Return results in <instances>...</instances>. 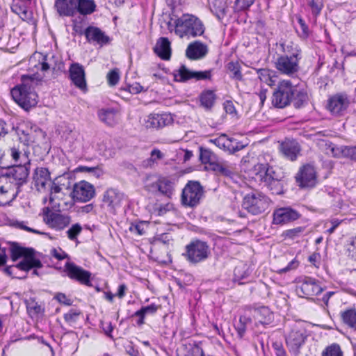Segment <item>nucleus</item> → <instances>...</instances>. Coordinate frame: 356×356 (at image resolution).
Instances as JSON below:
<instances>
[{"label": "nucleus", "instance_id": "obj_7", "mask_svg": "<svg viewBox=\"0 0 356 356\" xmlns=\"http://www.w3.org/2000/svg\"><path fill=\"white\" fill-rule=\"evenodd\" d=\"M210 254V248L206 241L194 239L186 245L183 256L189 263L197 264L207 259Z\"/></svg>", "mask_w": 356, "mask_h": 356}, {"label": "nucleus", "instance_id": "obj_30", "mask_svg": "<svg viewBox=\"0 0 356 356\" xmlns=\"http://www.w3.org/2000/svg\"><path fill=\"white\" fill-rule=\"evenodd\" d=\"M254 318L256 324L267 325L273 322L274 314L268 307H262L254 311Z\"/></svg>", "mask_w": 356, "mask_h": 356}, {"label": "nucleus", "instance_id": "obj_63", "mask_svg": "<svg viewBox=\"0 0 356 356\" xmlns=\"http://www.w3.org/2000/svg\"><path fill=\"white\" fill-rule=\"evenodd\" d=\"M184 356H204L202 347L197 344H195L191 347L188 354Z\"/></svg>", "mask_w": 356, "mask_h": 356}, {"label": "nucleus", "instance_id": "obj_19", "mask_svg": "<svg viewBox=\"0 0 356 356\" xmlns=\"http://www.w3.org/2000/svg\"><path fill=\"white\" fill-rule=\"evenodd\" d=\"M69 75L72 82L76 88L83 91L87 90L85 70L81 64L72 63L69 68Z\"/></svg>", "mask_w": 356, "mask_h": 356}, {"label": "nucleus", "instance_id": "obj_23", "mask_svg": "<svg viewBox=\"0 0 356 356\" xmlns=\"http://www.w3.org/2000/svg\"><path fill=\"white\" fill-rule=\"evenodd\" d=\"M298 291L302 293L304 297L308 298L321 293L323 291V288L316 279L305 277Z\"/></svg>", "mask_w": 356, "mask_h": 356}, {"label": "nucleus", "instance_id": "obj_39", "mask_svg": "<svg viewBox=\"0 0 356 356\" xmlns=\"http://www.w3.org/2000/svg\"><path fill=\"white\" fill-rule=\"evenodd\" d=\"M17 195L9 192L7 189L0 185V206L4 207L10 204L17 197Z\"/></svg>", "mask_w": 356, "mask_h": 356}, {"label": "nucleus", "instance_id": "obj_24", "mask_svg": "<svg viewBox=\"0 0 356 356\" xmlns=\"http://www.w3.org/2000/svg\"><path fill=\"white\" fill-rule=\"evenodd\" d=\"M33 184L39 192L44 191L50 181V172L46 168H37L33 175Z\"/></svg>", "mask_w": 356, "mask_h": 356}, {"label": "nucleus", "instance_id": "obj_50", "mask_svg": "<svg viewBox=\"0 0 356 356\" xmlns=\"http://www.w3.org/2000/svg\"><path fill=\"white\" fill-rule=\"evenodd\" d=\"M341 156L356 161V146L342 147L341 149Z\"/></svg>", "mask_w": 356, "mask_h": 356}, {"label": "nucleus", "instance_id": "obj_54", "mask_svg": "<svg viewBox=\"0 0 356 356\" xmlns=\"http://www.w3.org/2000/svg\"><path fill=\"white\" fill-rule=\"evenodd\" d=\"M254 1L255 0H236L235 9L237 11L247 10L254 3Z\"/></svg>", "mask_w": 356, "mask_h": 356}, {"label": "nucleus", "instance_id": "obj_32", "mask_svg": "<svg viewBox=\"0 0 356 356\" xmlns=\"http://www.w3.org/2000/svg\"><path fill=\"white\" fill-rule=\"evenodd\" d=\"M76 13L87 15L92 14L96 8V5L92 0H76Z\"/></svg>", "mask_w": 356, "mask_h": 356}, {"label": "nucleus", "instance_id": "obj_16", "mask_svg": "<svg viewBox=\"0 0 356 356\" xmlns=\"http://www.w3.org/2000/svg\"><path fill=\"white\" fill-rule=\"evenodd\" d=\"M173 74L175 80L180 82H184L191 79H195L197 81L210 80L211 78V70L191 71L182 65L179 70L174 72Z\"/></svg>", "mask_w": 356, "mask_h": 356}, {"label": "nucleus", "instance_id": "obj_49", "mask_svg": "<svg viewBox=\"0 0 356 356\" xmlns=\"http://www.w3.org/2000/svg\"><path fill=\"white\" fill-rule=\"evenodd\" d=\"M28 312L33 314H39L44 312V309L35 300H29L26 303Z\"/></svg>", "mask_w": 356, "mask_h": 356}, {"label": "nucleus", "instance_id": "obj_10", "mask_svg": "<svg viewBox=\"0 0 356 356\" xmlns=\"http://www.w3.org/2000/svg\"><path fill=\"white\" fill-rule=\"evenodd\" d=\"M293 92V85L290 81L280 82L273 93L272 104L278 108H285L292 102Z\"/></svg>", "mask_w": 356, "mask_h": 356}, {"label": "nucleus", "instance_id": "obj_53", "mask_svg": "<svg viewBox=\"0 0 356 356\" xmlns=\"http://www.w3.org/2000/svg\"><path fill=\"white\" fill-rule=\"evenodd\" d=\"M309 6L312 9V14L318 15L323 8V3L322 0H310Z\"/></svg>", "mask_w": 356, "mask_h": 356}, {"label": "nucleus", "instance_id": "obj_29", "mask_svg": "<svg viewBox=\"0 0 356 356\" xmlns=\"http://www.w3.org/2000/svg\"><path fill=\"white\" fill-rule=\"evenodd\" d=\"M154 51L162 60H168L171 56L170 40L167 38H160L154 47Z\"/></svg>", "mask_w": 356, "mask_h": 356}, {"label": "nucleus", "instance_id": "obj_11", "mask_svg": "<svg viewBox=\"0 0 356 356\" xmlns=\"http://www.w3.org/2000/svg\"><path fill=\"white\" fill-rule=\"evenodd\" d=\"M43 221L49 227L60 231L67 227L71 222V217L68 215L54 212L49 207H44L42 210Z\"/></svg>", "mask_w": 356, "mask_h": 356}, {"label": "nucleus", "instance_id": "obj_12", "mask_svg": "<svg viewBox=\"0 0 356 356\" xmlns=\"http://www.w3.org/2000/svg\"><path fill=\"white\" fill-rule=\"evenodd\" d=\"M175 179L170 177L159 176L153 182L146 185V189L152 193H157L171 197L175 191Z\"/></svg>", "mask_w": 356, "mask_h": 356}, {"label": "nucleus", "instance_id": "obj_1", "mask_svg": "<svg viewBox=\"0 0 356 356\" xmlns=\"http://www.w3.org/2000/svg\"><path fill=\"white\" fill-rule=\"evenodd\" d=\"M10 255L13 261L23 257L17 264L4 268L5 273L13 277L26 278L27 273L31 269L42 267L41 261L34 256V250L32 248H24L19 246L17 243H13L10 246Z\"/></svg>", "mask_w": 356, "mask_h": 356}, {"label": "nucleus", "instance_id": "obj_62", "mask_svg": "<svg viewBox=\"0 0 356 356\" xmlns=\"http://www.w3.org/2000/svg\"><path fill=\"white\" fill-rule=\"evenodd\" d=\"M297 19L301 29V33H300V36L302 38H307L309 35V28L307 25L305 24V21L300 16H298Z\"/></svg>", "mask_w": 356, "mask_h": 356}, {"label": "nucleus", "instance_id": "obj_2", "mask_svg": "<svg viewBox=\"0 0 356 356\" xmlns=\"http://www.w3.org/2000/svg\"><path fill=\"white\" fill-rule=\"evenodd\" d=\"M252 172L255 179L272 194L280 195L284 193L286 180L284 172L281 169L267 163H258L253 166Z\"/></svg>", "mask_w": 356, "mask_h": 356}, {"label": "nucleus", "instance_id": "obj_45", "mask_svg": "<svg viewBox=\"0 0 356 356\" xmlns=\"http://www.w3.org/2000/svg\"><path fill=\"white\" fill-rule=\"evenodd\" d=\"M216 158L215 154L209 149L200 147V159L203 163L212 164Z\"/></svg>", "mask_w": 356, "mask_h": 356}, {"label": "nucleus", "instance_id": "obj_31", "mask_svg": "<svg viewBox=\"0 0 356 356\" xmlns=\"http://www.w3.org/2000/svg\"><path fill=\"white\" fill-rule=\"evenodd\" d=\"M199 99L200 106L206 111H210L215 104L217 96L213 90H204L200 93Z\"/></svg>", "mask_w": 356, "mask_h": 356}, {"label": "nucleus", "instance_id": "obj_56", "mask_svg": "<svg viewBox=\"0 0 356 356\" xmlns=\"http://www.w3.org/2000/svg\"><path fill=\"white\" fill-rule=\"evenodd\" d=\"M107 79L110 86H115L120 79L119 70L114 69L110 71L107 74Z\"/></svg>", "mask_w": 356, "mask_h": 356}, {"label": "nucleus", "instance_id": "obj_58", "mask_svg": "<svg viewBox=\"0 0 356 356\" xmlns=\"http://www.w3.org/2000/svg\"><path fill=\"white\" fill-rule=\"evenodd\" d=\"M299 264L300 261L296 258H294L288 264V265L286 267L280 269L278 270V273L280 274H282L295 270L299 266Z\"/></svg>", "mask_w": 356, "mask_h": 356}, {"label": "nucleus", "instance_id": "obj_57", "mask_svg": "<svg viewBox=\"0 0 356 356\" xmlns=\"http://www.w3.org/2000/svg\"><path fill=\"white\" fill-rule=\"evenodd\" d=\"M172 208V205L171 204H156L154 207V211L157 213L158 216H163L168 211H169Z\"/></svg>", "mask_w": 356, "mask_h": 356}, {"label": "nucleus", "instance_id": "obj_3", "mask_svg": "<svg viewBox=\"0 0 356 356\" xmlns=\"http://www.w3.org/2000/svg\"><path fill=\"white\" fill-rule=\"evenodd\" d=\"M281 47L285 54L277 58L276 68L282 74L287 75L296 73L299 70L298 63L301 59V49L293 42L282 43Z\"/></svg>", "mask_w": 356, "mask_h": 356}, {"label": "nucleus", "instance_id": "obj_64", "mask_svg": "<svg viewBox=\"0 0 356 356\" xmlns=\"http://www.w3.org/2000/svg\"><path fill=\"white\" fill-rule=\"evenodd\" d=\"M272 347L275 351V354L277 356H286V351L284 349L283 345L281 342H273L272 344Z\"/></svg>", "mask_w": 356, "mask_h": 356}, {"label": "nucleus", "instance_id": "obj_36", "mask_svg": "<svg viewBox=\"0 0 356 356\" xmlns=\"http://www.w3.org/2000/svg\"><path fill=\"white\" fill-rule=\"evenodd\" d=\"M0 185L3 186L9 192L14 193L17 195L21 192V188L17 187L14 181H12L10 177L2 169L0 172Z\"/></svg>", "mask_w": 356, "mask_h": 356}, {"label": "nucleus", "instance_id": "obj_61", "mask_svg": "<svg viewBox=\"0 0 356 356\" xmlns=\"http://www.w3.org/2000/svg\"><path fill=\"white\" fill-rule=\"evenodd\" d=\"M347 251L348 257L356 261V237L348 245Z\"/></svg>", "mask_w": 356, "mask_h": 356}, {"label": "nucleus", "instance_id": "obj_55", "mask_svg": "<svg viewBox=\"0 0 356 356\" xmlns=\"http://www.w3.org/2000/svg\"><path fill=\"white\" fill-rule=\"evenodd\" d=\"M10 35L5 33L3 30L0 31V48L8 49L10 47Z\"/></svg>", "mask_w": 356, "mask_h": 356}, {"label": "nucleus", "instance_id": "obj_5", "mask_svg": "<svg viewBox=\"0 0 356 356\" xmlns=\"http://www.w3.org/2000/svg\"><path fill=\"white\" fill-rule=\"evenodd\" d=\"M22 83L14 87L11 91V95L14 101L25 111H29L38 104V95L34 91L31 85L26 81H31L28 77L23 76Z\"/></svg>", "mask_w": 356, "mask_h": 356}, {"label": "nucleus", "instance_id": "obj_35", "mask_svg": "<svg viewBox=\"0 0 356 356\" xmlns=\"http://www.w3.org/2000/svg\"><path fill=\"white\" fill-rule=\"evenodd\" d=\"M115 114L116 111L113 108H102L97 113L99 120L109 126L115 123Z\"/></svg>", "mask_w": 356, "mask_h": 356}, {"label": "nucleus", "instance_id": "obj_44", "mask_svg": "<svg viewBox=\"0 0 356 356\" xmlns=\"http://www.w3.org/2000/svg\"><path fill=\"white\" fill-rule=\"evenodd\" d=\"M321 356H343L340 346L332 343L327 346L322 352Z\"/></svg>", "mask_w": 356, "mask_h": 356}, {"label": "nucleus", "instance_id": "obj_46", "mask_svg": "<svg viewBox=\"0 0 356 356\" xmlns=\"http://www.w3.org/2000/svg\"><path fill=\"white\" fill-rule=\"evenodd\" d=\"M57 184L61 186L63 190H69L71 188L72 184V179L69 173H65L56 178Z\"/></svg>", "mask_w": 356, "mask_h": 356}, {"label": "nucleus", "instance_id": "obj_22", "mask_svg": "<svg viewBox=\"0 0 356 356\" xmlns=\"http://www.w3.org/2000/svg\"><path fill=\"white\" fill-rule=\"evenodd\" d=\"M124 194L115 188L108 189L104 194L103 202L107 206L109 212L114 213L116 208L121 205Z\"/></svg>", "mask_w": 356, "mask_h": 356}, {"label": "nucleus", "instance_id": "obj_37", "mask_svg": "<svg viewBox=\"0 0 356 356\" xmlns=\"http://www.w3.org/2000/svg\"><path fill=\"white\" fill-rule=\"evenodd\" d=\"M251 270L245 264L238 266L234 270V280L238 282L239 284H243L245 282H243V280H246L250 275Z\"/></svg>", "mask_w": 356, "mask_h": 356}, {"label": "nucleus", "instance_id": "obj_13", "mask_svg": "<svg viewBox=\"0 0 356 356\" xmlns=\"http://www.w3.org/2000/svg\"><path fill=\"white\" fill-rule=\"evenodd\" d=\"M306 339L305 330L297 325H294L290 332L285 337V341L289 351L298 355Z\"/></svg>", "mask_w": 356, "mask_h": 356}, {"label": "nucleus", "instance_id": "obj_48", "mask_svg": "<svg viewBox=\"0 0 356 356\" xmlns=\"http://www.w3.org/2000/svg\"><path fill=\"white\" fill-rule=\"evenodd\" d=\"M147 227L146 222L140 221L136 223H131L129 227L131 232L142 236L145 233V227Z\"/></svg>", "mask_w": 356, "mask_h": 356}, {"label": "nucleus", "instance_id": "obj_33", "mask_svg": "<svg viewBox=\"0 0 356 356\" xmlns=\"http://www.w3.org/2000/svg\"><path fill=\"white\" fill-rule=\"evenodd\" d=\"M343 323L348 327L356 331V309L354 308L348 309L340 313Z\"/></svg>", "mask_w": 356, "mask_h": 356}, {"label": "nucleus", "instance_id": "obj_28", "mask_svg": "<svg viewBox=\"0 0 356 356\" xmlns=\"http://www.w3.org/2000/svg\"><path fill=\"white\" fill-rule=\"evenodd\" d=\"M54 6L60 16H74L76 14V0H56Z\"/></svg>", "mask_w": 356, "mask_h": 356}, {"label": "nucleus", "instance_id": "obj_41", "mask_svg": "<svg viewBox=\"0 0 356 356\" xmlns=\"http://www.w3.org/2000/svg\"><path fill=\"white\" fill-rule=\"evenodd\" d=\"M256 71L261 81L266 83L268 86H272L274 84V76L272 74L273 72L266 68L256 69Z\"/></svg>", "mask_w": 356, "mask_h": 356}, {"label": "nucleus", "instance_id": "obj_34", "mask_svg": "<svg viewBox=\"0 0 356 356\" xmlns=\"http://www.w3.org/2000/svg\"><path fill=\"white\" fill-rule=\"evenodd\" d=\"M293 97L292 102L293 106L296 108H300L304 106L308 101L307 93L304 90H298L293 86Z\"/></svg>", "mask_w": 356, "mask_h": 356}, {"label": "nucleus", "instance_id": "obj_25", "mask_svg": "<svg viewBox=\"0 0 356 356\" xmlns=\"http://www.w3.org/2000/svg\"><path fill=\"white\" fill-rule=\"evenodd\" d=\"M84 35L89 42H96L101 46L109 42L110 38L105 35L100 29L95 26H88L84 31Z\"/></svg>", "mask_w": 356, "mask_h": 356}, {"label": "nucleus", "instance_id": "obj_43", "mask_svg": "<svg viewBox=\"0 0 356 356\" xmlns=\"http://www.w3.org/2000/svg\"><path fill=\"white\" fill-rule=\"evenodd\" d=\"M213 169L218 175L227 177L232 178L234 175L233 168L225 163H216L213 165Z\"/></svg>", "mask_w": 356, "mask_h": 356}, {"label": "nucleus", "instance_id": "obj_20", "mask_svg": "<svg viewBox=\"0 0 356 356\" xmlns=\"http://www.w3.org/2000/svg\"><path fill=\"white\" fill-rule=\"evenodd\" d=\"M300 217V214L291 207H281L275 210L273 213V223L281 225L288 223Z\"/></svg>", "mask_w": 356, "mask_h": 356}, {"label": "nucleus", "instance_id": "obj_47", "mask_svg": "<svg viewBox=\"0 0 356 356\" xmlns=\"http://www.w3.org/2000/svg\"><path fill=\"white\" fill-rule=\"evenodd\" d=\"M250 323V318L247 317L245 316H240L238 323L237 324V326L236 327L238 335L240 338H242L244 336L246 332L247 324Z\"/></svg>", "mask_w": 356, "mask_h": 356}, {"label": "nucleus", "instance_id": "obj_9", "mask_svg": "<svg viewBox=\"0 0 356 356\" xmlns=\"http://www.w3.org/2000/svg\"><path fill=\"white\" fill-rule=\"evenodd\" d=\"M270 202L265 195L252 192L243 197L242 207L252 215H258L268 209Z\"/></svg>", "mask_w": 356, "mask_h": 356}, {"label": "nucleus", "instance_id": "obj_51", "mask_svg": "<svg viewBox=\"0 0 356 356\" xmlns=\"http://www.w3.org/2000/svg\"><path fill=\"white\" fill-rule=\"evenodd\" d=\"M82 231V227L80 224L76 223L67 231V237L71 241H74L77 238V236L80 234Z\"/></svg>", "mask_w": 356, "mask_h": 356}, {"label": "nucleus", "instance_id": "obj_6", "mask_svg": "<svg viewBox=\"0 0 356 356\" xmlns=\"http://www.w3.org/2000/svg\"><path fill=\"white\" fill-rule=\"evenodd\" d=\"M22 159L23 160L20 161V163L17 165L1 168L10 177L12 181H14L20 188L27 183L30 172L31 161L29 159V152H24Z\"/></svg>", "mask_w": 356, "mask_h": 356}, {"label": "nucleus", "instance_id": "obj_21", "mask_svg": "<svg viewBox=\"0 0 356 356\" xmlns=\"http://www.w3.org/2000/svg\"><path fill=\"white\" fill-rule=\"evenodd\" d=\"M173 122L174 118L170 113H152L148 115L145 126L147 128L161 129L171 125Z\"/></svg>", "mask_w": 356, "mask_h": 356}, {"label": "nucleus", "instance_id": "obj_15", "mask_svg": "<svg viewBox=\"0 0 356 356\" xmlns=\"http://www.w3.org/2000/svg\"><path fill=\"white\" fill-rule=\"evenodd\" d=\"M295 178L298 186L302 188H312L317 183L316 171L310 164H306L300 168Z\"/></svg>", "mask_w": 356, "mask_h": 356}, {"label": "nucleus", "instance_id": "obj_4", "mask_svg": "<svg viewBox=\"0 0 356 356\" xmlns=\"http://www.w3.org/2000/svg\"><path fill=\"white\" fill-rule=\"evenodd\" d=\"M175 32L181 38L184 37L195 38L200 36L204 33L205 28L202 22L193 15L184 14L175 20Z\"/></svg>", "mask_w": 356, "mask_h": 356}, {"label": "nucleus", "instance_id": "obj_17", "mask_svg": "<svg viewBox=\"0 0 356 356\" xmlns=\"http://www.w3.org/2000/svg\"><path fill=\"white\" fill-rule=\"evenodd\" d=\"M350 104L348 96L345 92L337 93L331 96L327 104V108L335 115H342Z\"/></svg>", "mask_w": 356, "mask_h": 356}, {"label": "nucleus", "instance_id": "obj_14", "mask_svg": "<svg viewBox=\"0 0 356 356\" xmlns=\"http://www.w3.org/2000/svg\"><path fill=\"white\" fill-rule=\"evenodd\" d=\"M95 195V189L93 185L86 181H81L73 184L70 193L72 199L75 202H86Z\"/></svg>", "mask_w": 356, "mask_h": 356}, {"label": "nucleus", "instance_id": "obj_8", "mask_svg": "<svg viewBox=\"0 0 356 356\" xmlns=\"http://www.w3.org/2000/svg\"><path fill=\"white\" fill-rule=\"evenodd\" d=\"M204 188L198 181H188L182 189L181 204L190 208L197 207L204 196Z\"/></svg>", "mask_w": 356, "mask_h": 356}, {"label": "nucleus", "instance_id": "obj_18", "mask_svg": "<svg viewBox=\"0 0 356 356\" xmlns=\"http://www.w3.org/2000/svg\"><path fill=\"white\" fill-rule=\"evenodd\" d=\"M65 268V272L70 279L76 280L81 284L92 286L90 281L91 273L89 271L84 270L72 262H67Z\"/></svg>", "mask_w": 356, "mask_h": 356}, {"label": "nucleus", "instance_id": "obj_59", "mask_svg": "<svg viewBox=\"0 0 356 356\" xmlns=\"http://www.w3.org/2000/svg\"><path fill=\"white\" fill-rule=\"evenodd\" d=\"M12 10L17 14L22 19L28 17V10L25 6L15 4L12 7Z\"/></svg>", "mask_w": 356, "mask_h": 356}, {"label": "nucleus", "instance_id": "obj_52", "mask_svg": "<svg viewBox=\"0 0 356 356\" xmlns=\"http://www.w3.org/2000/svg\"><path fill=\"white\" fill-rule=\"evenodd\" d=\"M81 314V312L75 309H70L69 312L64 314L65 321L70 325L76 322L79 316Z\"/></svg>", "mask_w": 356, "mask_h": 356}, {"label": "nucleus", "instance_id": "obj_38", "mask_svg": "<svg viewBox=\"0 0 356 356\" xmlns=\"http://www.w3.org/2000/svg\"><path fill=\"white\" fill-rule=\"evenodd\" d=\"M247 146V144H243L234 138L227 137L224 150L230 154H234L243 149Z\"/></svg>", "mask_w": 356, "mask_h": 356}, {"label": "nucleus", "instance_id": "obj_60", "mask_svg": "<svg viewBox=\"0 0 356 356\" xmlns=\"http://www.w3.org/2000/svg\"><path fill=\"white\" fill-rule=\"evenodd\" d=\"M79 170L80 172L91 173L97 177H99L102 173L98 167L79 166Z\"/></svg>", "mask_w": 356, "mask_h": 356}, {"label": "nucleus", "instance_id": "obj_42", "mask_svg": "<svg viewBox=\"0 0 356 356\" xmlns=\"http://www.w3.org/2000/svg\"><path fill=\"white\" fill-rule=\"evenodd\" d=\"M227 70L232 73L230 77L236 81L243 80V74L241 73V66L238 61H231L227 64Z\"/></svg>", "mask_w": 356, "mask_h": 356}, {"label": "nucleus", "instance_id": "obj_40", "mask_svg": "<svg viewBox=\"0 0 356 356\" xmlns=\"http://www.w3.org/2000/svg\"><path fill=\"white\" fill-rule=\"evenodd\" d=\"M211 10L218 19H222L226 15L225 3L220 0H214L211 3Z\"/></svg>", "mask_w": 356, "mask_h": 356}, {"label": "nucleus", "instance_id": "obj_27", "mask_svg": "<svg viewBox=\"0 0 356 356\" xmlns=\"http://www.w3.org/2000/svg\"><path fill=\"white\" fill-rule=\"evenodd\" d=\"M300 146L295 140H286L280 145V150L284 156L293 161L297 159L300 152Z\"/></svg>", "mask_w": 356, "mask_h": 356}, {"label": "nucleus", "instance_id": "obj_26", "mask_svg": "<svg viewBox=\"0 0 356 356\" xmlns=\"http://www.w3.org/2000/svg\"><path fill=\"white\" fill-rule=\"evenodd\" d=\"M207 53V46L200 41H195L189 44L186 50V56L191 60L201 59L204 58Z\"/></svg>", "mask_w": 356, "mask_h": 356}]
</instances>
